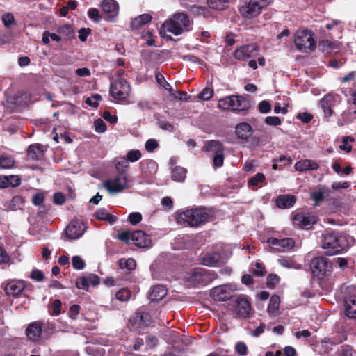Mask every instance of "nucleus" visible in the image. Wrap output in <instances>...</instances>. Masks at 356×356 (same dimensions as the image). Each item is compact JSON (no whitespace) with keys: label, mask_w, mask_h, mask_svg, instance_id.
<instances>
[{"label":"nucleus","mask_w":356,"mask_h":356,"mask_svg":"<svg viewBox=\"0 0 356 356\" xmlns=\"http://www.w3.org/2000/svg\"><path fill=\"white\" fill-rule=\"evenodd\" d=\"M131 88L123 78L112 81L110 85V94L117 101H124L129 95Z\"/></svg>","instance_id":"ddd939ff"},{"label":"nucleus","mask_w":356,"mask_h":356,"mask_svg":"<svg viewBox=\"0 0 356 356\" xmlns=\"http://www.w3.org/2000/svg\"><path fill=\"white\" fill-rule=\"evenodd\" d=\"M328 191L325 187L321 186L317 191L311 193V198L316 202V204H318L323 200L325 193Z\"/></svg>","instance_id":"ea45409f"},{"label":"nucleus","mask_w":356,"mask_h":356,"mask_svg":"<svg viewBox=\"0 0 356 356\" xmlns=\"http://www.w3.org/2000/svg\"><path fill=\"white\" fill-rule=\"evenodd\" d=\"M278 264L282 267H296L293 261L288 258L282 257L277 260Z\"/></svg>","instance_id":"e2e57ef3"},{"label":"nucleus","mask_w":356,"mask_h":356,"mask_svg":"<svg viewBox=\"0 0 356 356\" xmlns=\"http://www.w3.org/2000/svg\"><path fill=\"white\" fill-rule=\"evenodd\" d=\"M21 179L17 175H0V188L9 186L15 187L19 186Z\"/></svg>","instance_id":"c85d7f7f"},{"label":"nucleus","mask_w":356,"mask_h":356,"mask_svg":"<svg viewBox=\"0 0 356 356\" xmlns=\"http://www.w3.org/2000/svg\"><path fill=\"white\" fill-rule=\"evenodd\" d=\"M202 264L209 267H215L220 265V255L216 252L207 254L202 257Z\"/></svg>","instance_id":"c756f323"},{"label":"nucleus","mask_w":356,"mask_h":356,"mask_svg":"<svg viewBox=\"0 0 356 356\" xmlns=\"http://www.w3.org/2000/svg\"><path fill=\"white\" fill-rule=\"evenodd\" d=\"M252 133L251 125L247 122H240L235 127V134L240 139L248 140Z\"/></svg>","instance_id":"a878e982"},{"label":"nucleus","mask_w":356,"mask_h":356,"mask_svg":"<svg viewBox=\"0 0 356 356\" xmlns=\"http://www.w3.org/2000/svg\"><path fill=\"white\" fill-rule=\"evenodd\" d=\"M152 17L151 15L145 13L136 17L131 23L132 29H137L140 26L151 22Z\"/></svg>","instance_id":"473e14b6"},{"label":"nucleus","mask_w":356,"mask_h":356,"mask_svg":"<svg viewBox=\"0 0 356 356\" xmlns=\"http://www.w3.org/2000/svg\"><path fill=\"white\" fill-rule=\"evenodd\" d=\"M271 0H250L239 8V13L246 19L257 17L262 9L268 6Z\"/></svg>","instance_id":"9d476101"},{"label":"nucleus","mask_w":356,"mask_h":356,"mask_svg":"<svg viewBox=\"0 0 356 356\" xmlns=\"http://www.w3.org/2000/svg\"><path fill=\"white\" fill-rule=\"evenodd\" d=\"M118 267H136V262L133 258H122L118 261Z\"/></svg>","instance_id":"a18cd8bd"},{"label":"nucleus","mask_w":356,"mask_h":356,"mask_svg":"<svg viewBox=\"0 0 356 356\" xmlns=\"http://www.w3.org/2000/svg\"><path fill=\"white\" fill-rule=\"evenodd\" d=\"M280 277L276 274H270L267 277V286L270 289H275L276 284L280 282Z\"/></svg>","instance_id":"de8ad7c7"},{"label":"nucleus","mask_w":356,"mask_h":356,"mask_svg":"<svg viewBox=\"0 0 356 356\" xmlns=\"http://www.w3.org/2000/svg\"><path fill=\"white\" fill-rule=\"evenodd\" d=\"M234 289L229 284H223L216 286L211 291V297L217 301H225L230 299L234 295Z\"/></svg>","instance_id":"dca6fc26"},{"label":"nucleus","mask_w":356,"mask_h":356,"mask_svg":"<svg viewBox=\"0 0 356 356\" xmlns=\"http://www.w3.org/2000/svg\"><path fill=\"white\" fill-rule=\"evenodd\" d=\"M80 306L79 305L74 304L72 305L70 308L69 311V315L70 317L72 319H76L77 317V315L79 314L80 312Z\"/></svg>","instance_id":"69168bd1"},{"label":"nucleus","mask_w":356,"mask_h":356,"mask_svg":"<svg viewBox=\"0 0 356 356\" xmlns=\"http://www.w3.org/2000/svg\"><path fill=\"white\" fill-rule=\"evenodd\" d=\"M142 155L139 150H131L127 154V158L124 159L130 162H135L141 158Z\"/></svg>","instance_id":"49530a36"},{"label":"nucleus","mask_w":356,"mask_h":356,"mask_svg":"<svg viewBox=\"0 0 356 356\" xmlns=\"http://www.w3.org/2000/svg\"><path fill=\"white\" fill-rule=\"evenodd\" d=\"M218 106L223 110L242 112L250 108V103L249 100L242 96L231 95L220 99Z\"/></svg>","instance_id":"39448f33"},{"label":"nucleus","mask_w":356,"mask_h":356,"mask_svg":"<svg viewBox=\"0 0 356 356\" xmlns=\"http://www.w3.org/2000/svg\"><path fill=\"white\" fill-rule=\"evenodd\" d=\"M339 95L327 94L321 100V108L326 117L331 116L333 113L332 108L339 104Z\"/></svg>","instance_id":"412c9836"},{"label":"nucleus","mask_w":356,"mask_h":356,"mask_svg":"<svg viewBox=\"0 0 356 356\" xmlns=\"http://www.w3.org/2000/svg\"><path fill=\"white\" fill-rule=\"evenodd\" d=\"M62 302L60 300L56 299L49 306V313L51 315L57 316L61 312Z\"/></svg>","instance_id":"a19ab883"},{"label":"nucleus","mask_w":356,"mask_h":356,"mask_svg":"<svg viewBox=\"0 0 356 356\" xmlns=\"http://www.w3.org/2000/svg\"><path fill=\"white\" fill-rule=\"evenodd\" d=\"M2 21L4 26L8 28L14 23V16L11 13H6L2 16Z\"/></svg>","instance_id":"13d9d810"},{"label":"nucleus","mask_w":356,"mask_h":356,"mask_svg":"<svg viewBox=\"0 0 356 356\" xmlns=\"http://www.w3.org/2000/svg\"><path fill=\"white\" fill-rule=\"evenodd\" d=\"M321 245L326 250L327 254L332 255L346 249L348 243L345 235L336 232L326 231L322 234Z\"/></svg>","instance_id":"f257e3e1"},{"label":"nucleus","mask_w":356,"mask_h":356,"mask_svg":"<svg viewBox=\"0 0 356 356\" xmlns=\"http://www.w3.org/2000/svg\"><path fill=\"white\" fill-rule=\"evenodd\" d=\"M129 221L131 225H137L142 220V215L139 212H133L129 215Z\"/></svg>","instance_id":"8fccbe9b"},{"label":"nucleus","mask_w":356,"mask_h":356,"mask_svg":"<svg viewBox=\"0 0 356 356\" xmlns=\"http://www.w3.org/2000/svg\"><path fill=\"white\" fill-rule=\"evenodd\" d=\"M26 285L22 280H11L7 283L5 287L6 293L14 297L18 296L25 289Z\"/></svg>","instance_id":"b1692460"},{"label":"nucleus","mask_w":356,"mask_h":356,"mask_svg":"<svg viewBox=\"0 0 356 356\" xmlns=\"http://www.w3.org/2000/svg\"><path fill=\"white\" fill-rule=\"evenodd\" d=\"M131 296V292L127 288H122L115 293V298L122 302L128 301Z\"/></svg>","instance_id":"58836bf2"},{"label":"nucleus","mask_w":356,"mask_h":356,"mask_svg":"<svg viewBox=\"0 0 356 356\" xmlns=\"http://www.w3.org/2000/svg\"><path fill=\"white\" fill-rule=\"evenodd\" d=\"M15 160L10 156L2 154L0 156V169H9L14 166Z\"/></svg>","instance_id":"4c0bfd02"},{"label":"nucleus","mask_w":356,"mask_h":356,"mask_svg":"<svg viewBox=\"0 0 356 356\" xmlns=\"http://www.w3.org/2000/svg\"><path fill=\"white\" fill-rule=\"evenodd\" d=\"M193 270H199L188 273L184 277L186 282L193 286L207 285L218 277V275L213 271L209 272L204 268H193Z\"/></svg>","instance_id":"9b49d317"},{"label":"nucleus","mask_w":356,"mask_h":356,"mask_svg":"<svg viewBox=\"0 0 356 356\" xmlns=\"http://www.w3.org/2000/svg\"><path fill=\"white\" fill-rule=\"evenodd\" d=\"M259 51L256 45L251 44L242 46L235 50L234 56L236 60H245L248 58L255 57L258 55Z\"/></svg>","instance_id":"a211bd4d"},{"label":"nucleus","mask_w":356,"mask_h":356,"mask_svg":"<svg viewBox=\"0 0 356 356\" xmlns=\"http://www.w3.org/2000/svg\"><path fill=\"white\" fill-rule=\"evenodd\" d=\"M213 95V91L212 89L209 88H205L199 95L198 97L202 100H209L210 99Z\"/></svg>","instance_id":"603ef678"},{"label":"nucleus","mask_w":356,"mask_h":356,"mask_svg":"<svg viewBox=\"0 0 356 356\" xmlns=\"http://www.w3.org/2000/svg\"><path fill=\"white\" fill-rule=\"evenodd\" d=\"M296 202V198L292 195H280L276 200V205L280 209H286L292 207Z\"/></svg>","instance_id":"7c9ffc66"},{"label":"nucleus","mask_w":356,"mask_h":356,"mask_svg":"<svg viewBox=\"0 0 356 356\" xmlns=\"http://www.w3.org/2000/svg\"><path fill=\"white\" fill-rule=\"evenodd\" d=\"M332 268H309L314 281L318 282L319 284L325 282L331 275Z\"/></svg>","instance_id":"393cba45"},{"label":"nucleus","mask_w":356,"mask_h":356,"mask_svg":"<svg viewBox=\"0 0 356 356\" xmlns=\"http://www.w3.org/2000/svg\"><path fill=\"white\" fill-rule=\"evenodd\" d=\"M270 110L271 105L268 101L263 100L259 104V111H260V113H267L270 112Z\"/></svg>","instance_id":"bf43d9fd"},{"label":"nucleus","mask_w":356,"mask_h":356,"mask_svg":"<svg viewBox=\"0 0 356 356\" xmlns=\"http://www.w3.org/2000/svg\"><path fill=\"white\" fill-rule=\"evenodd\" d=\"M158 343L159 340L155 336H147L146 337V344L149 348H155Z\"/></svg>","instance_id":"338daca9"},{"label":"nucleus","mask_w":356,"mask_h":356,"mask_svg":"<svg viewBox=\"0 0 356 356\" xmlns=\"http://www.w3.org/2000/svg\"><path fill=\"white\" fill-rule=\"evenodd\" d=\"M186 177V170L180 166L175 167L171 171V179L177 182H183Z\"/></svg>","instance_id":"72a5a7b5"},{"label":"nucleus","mask_w":356,"mask_h":356,"mask_svg":"<svg viewBox=\"0 0 356 356\" xmlns=\"http://www.w3.org/2000/svg\"><path fill=\"white\" fill-rule=\"evenodd\" d=\"M285 161H286L288 163H291L292 159L290 157L280 156V158L279 159V162L284 163L283 164L274 163L273 165V168L275 170H282L284 166L286 165Z\"/></svg>","instance_id":"4d7b16f0"},{"label":"nucleus","mask_w":356,"mask_h":356,"mask_svg":"<svg viewBox=\"0 0 356 356\" xmlns=\"http://www.w3.org/2000/svg\"><path fill=\"white\" fill-rule=\"evenodd\" d=\"M88 17L95 22H98L100 19V15L99 10L97 8H90L88 12Z\"/></svg>","instance_id":"774afa93"},{"label":"nucleus","mask_w":356,"mask_h":356,"mask_svg":"<svg viewBox=\"0 0 356 356\" xmlns=\"http://www.w3.org/2000/svg\"><path fill=\"white\" fill-rule=\"evenodd\" d=\"M191 23L188 17L184 13H175L170 19L162 26V32L171 33L175 35H179L184 32L190 31Z\"/></svg>","instance_id":"f03ea898"},{"label":"nucleus","mask_w":356,"mask_h":356,"mask_svg":"<svg viewBox=\"0 0 356 356\" xmlns=\"http://www.w3.org/2000/svg\"><path fill=\"white\" fill-rule=\"evenodd\" d=\"M280 304V298L278 295L274 294L270 298L269 303L268 305V312L270 314H274L279 309Z\"/></svg>","instance_id":"c9c22d12"},{"label":"nucleus","mask_w":356,"mask_h":356,"mask_svg":"<svg viewBox=\"0 0 356 356\" xmlns=\"http://www.w3.org/2000/svg\"><path fill=\"white\" fill-rule=\"evenodd\" d=\"M132 181L128 179L124 171L119 172L114 177H111L104 182V187L111 194H117L129 188Z\"/></svg>","instance_id":"6e6552de"},{"label":"nucleus","mask_w":356,"mask_h":356,"mask_svg":"<svg viewBox=\"0 0 356 356\" xmlns=\"http://www.w3.org/2000/svg\"><path fill=\"white\" fill-rule=\"evenodd\" d=\"M228 3V0H207V3L211 8L218 10L227 8Z\"/></svg>","instance_id":"e433bc0d"},{"label":"nucleus","mask_w":356,"mask_h":356,"mask_svg":"<svg viewBox=\"0 0 356 356\" xmlns=\"http://www.w3.org/2000/svg\"><path fill=\"white\" fill-rule=\"evenodd\" d=\"M316 222V217L311 213H297L293 217V224L301 228L308 229Z\"/></svg>","instance_id":"4be33fe9"},{"label":"nucleus","mask_w":356,"mask_h":356,"mask_svg":"<svg viewBox=\"0 0 356 356\" xmlns=\"http://www.w3.org/2000/svg\"><path fill=\"white\" fill-rule=\"evenodd\" d=\"M159 147V143L155 139H149L146 141L145 147V149L149 152H152Z\"/></svg>","instance_id":"6e6d98bb"},{"label":"nucleus","mask_w":356,"mask_h":356,"mask_svg":"<svg viewBox=\"0 0 356 356\" xmlns=\"http://www.w3.org/2000/svg\"><path fill=\"white\" fill-rule=\"evenodd\" d=\"M204 149L213 154V163L214 168L222 166L224 163V147L218 140H210L206 143Z\"/></svg>","instance_id":"4468645a"},{"label":"nucleus","mask_w":356,"mask_h":356,"mask_svg":"<svg viewBox=\"0 0 356 356\" xmlns=\"http://www.w3.org/2000/svg\"><path fill=\"white\" fill-rule=\"evenodd\" d=\"M265 122L268 125L278 126L281 124V120L277 116H268L265 118Z\"/></svg>","instance_id":"052dcab7"},{"label":"nucleus","mask_w":356,"mask_h":356,"mask_svg":"<svg viewBox=\"0 0 356 356\" xmlns=\"http://www.w3.org/2000/svg\"><path fill=\"white\" fill-rule=\"evenodd\" d=\"M339 356H356V351L350 345H343L339 351Z\"/></svg>","instance_id":"37998d69"},{"label":"nucleus","mask_w":356,"mask_h":356,"mask_svg":"<svg viewBox=\"0 0 356 356\" xmlns=\"http://www.w3.org/2000/svg\"><path fill=\"white\" fill-rule=\"evenodd\" d=\"M102 117L105 120L110 122L111 124H115L118 120L116 115H112L109 111H105L103 113Z\"/></svg>","instance_id":"0e129e2a"},{"label":"nucleus","mask_w":356,"mask_h":356,"mask_svg":"<svg viewBox=\"0 0 356 356\" xmlns=\"http://www.w3.org/2000/svg\"><path fill=\"white\" fill-rule=\"evenodd\" d=\"M30 277L36 282H40L44 280V276L42 271L35 269L31 272Z\"/></svg>","instance_id":"680f3d73"},{"label":"nucleus","mask_w":356,"mask_h":356,"mask_svg":"<svg viewBox=\"0 0 356 356\" xmlns=\"http://www.w3.org/2000/svg\"><path fill=\"white\" fill-rule=\"evenodd\" d=\"M95 216L97 219L106 220L110 224H113L117 220V218L115 216L110 214L108 211L104 208L98 209Z\"/></svg>","instance_id":"f704fd0d"},{"label":"nucleus","mask_w":356,"mask_h":356,"mask_svg":"<svg viewBox=\"0 0 356 356\" xmlns=\"http://www.w3.org/2000/svg\"><path fill=\"white\" fill-rule=\"evenodd\" d=\"M152 323L150 314L142 308L138 309L129 320L130 330L139 334H143Z\"/></svg>","instance_id":"0eeeda50"},{"label":"nucleus","mask_w":356,"mask_h":356,"mask_svg":"<svg viewBox=\"0 0 356 356\" xmlns=\"http://www.w3.org/2000/svg\"><path fill=\"white\" fill-rule=\"evenodd\" d=\"M294 42L297 49L303 52L312 51L316 48L314 35L308 30L297 31Z\"/></svg>","instance_id":"f8f14e48"},{"label":"nucleus","mask_w":356,"mask_h":356,"mask_svg":"<svg viewBox=\"0 0 356 356\" xmlns=\"http://www.w3.org/2000/svg\"><path fill=\"white\" fill-rule=\"evenodd\" d=\"M100 283V277L93 273H86L78 277L75 280V286L77 289L89 291L90 285L96 286Z\"/></svg>","instance_id":"2eb2a0df"},{"label":"nucleus","mask_w":356,"mask_h":356,"mask_svg":"<svg viewBox=\"0 0 356 356\" xmlns=\"http://www.w3.org/2000/svg\"><path fill=\"white\" fill-rule=\"evenodd\" d=\"M236 352L241 356H245L248 354V347L244 342H238L235 346Z\"/></svg>","instance_id":"864d4df0"},{"label":"nucleus","mask_w":356,"mask_h":356,"mask_svg":"<svg viewBox=\"0 0 356 356\" xmlns=\"http://www.w3.org/2000/svg\"><path fill=\"white\" fill-rule=\"evenodd\" d=\"M306 260L310 261L309 267H328L338 265L339 267H344L345 266H353L354 261L350 259H346L344 258L334 259L333 261H330L327 257L325 256L314 257V254L309 253L306 257Z\"/></svg>","instance_id":"1a4fd4ad"},{"label":"nucleus","mask_w":356,"mask_h":356,"mask_svg":"<svg viewBox=\"0 0 356 356\" xmlns=\"http://www.w3.org/2000/svg\"><path fill=\"white\" fill-rule=\"evenodd\" d=\"M231 306L233 315L237 319H248L254 314L250 300L245 295L237 296Z\"/></svg>","instance_id":"20e7f679"},{"label":"nucleus","mask_w":356,"mask_h":356,"mask_svg":"<svg viewBox=\"0 0 356 356\" xmlns=\"http://www.w3.org/2000/svg\"><path fill=\"white\" fill-rule=\"evenodd\" d=\"M209 218V213L204 208L191 209L177 213L176 220L178 224L188 226H198L205 222Z\"/></svg>","instance_id":"7ed1b4c3"},{"label":"nucleus","mask_w":356,"mask_h":356,"mask_svg":"<svg viewBox=\"0 0 356 356\" xmlns=\"http://www.w3.org/2000/svg\"><path fill=\"white\" fill-rule=\"evenodd\" d=\"M43 156V151L41 146L38 144L31 145L27 150V156L29 159L39 160Z\"/></svg>","instance_id":"2f4dec72"},{"label":"nucleus","mask_w":356,"mask_h":356,"mask_svg":"<svg viewBox=\"0 0 356 356\" xmlns=\"http://www.w3.org/2000/svg\"><path fill=\"white\" fill-rule=\"evenodd\" d=\"M102 99L101 96L98 94L92 95L89 97H87L85 102L88 105L97 107L98 106V102Z\"/></svg>","instance_id":"09e8293b"},{"label":"nucleus","mask_w":356,"mask_h":356,"mask_svg":"<svg viewBox=\"0 0 356 356\" xmlns=\"http://www.w3.org/2000/svg\"><path fill=\"white\" fill-rule=\"evenodd\" d=\"M167 294V290L163 285H154L151 288L149 298L152 302H156L163 299Z\"/></svg>","instance_id":"cd10ccee"},{"label":"nucleus","mask_w":356,"mask_h":356,"mask_svg":"<svg viewBox=\"0 0 356 356\" xmlns=\"http://www.w3.org/2000/svg\"><path fill=\"white\" fill-rule=\"evenodd\" d=\"M188 10L194 15L200 16L202 13H204L205 7L197 5H191L188 8Z\"/></svg>","instance_id":"3c124183"},{"label":"nucleus","mask_w":356,"mask_h":356,"mask_svg":"<svg viewBox=\"0 0 356 356\" xmlns=\"http://www.w3.org/2000/svg\"><path fill=\"white\" fill-rule=\"evenodd\" d=\"M264 180V175L263 173H257L249 180L248 184L251 186H257L259 184L263 182Z\"/></svg>","instance_id":"c03bdc74"},{"label":"nucleus","mask_w":356,"mask_h":356,"mask_svg":"<svg viewBox=\"0 0 356 356\" xmlns=\"http://www.w3.org/2000/svg\"><path fill=\"white\" fill-rule=\"evenodd\" d=\"M43 322L38 321L30 323L26 329L27 337L33 341H39L42 334Z\"/></svg>","instance_id":"5701e85b"},{"label":"nucleus","mask_w":356,"mask_h":356,"mask_svg":"<svg viewBox=\"0 0 356 356\" xmlns=\"http://www.w3.org/2000/svg\"><path fill=\"white\" fill-rule=\"evenodd\" d=\"M86 229V225L78 220H72L65 229V234L70 239H76L81 237Z\"/></svg>","instance_id":"6ab92c4d"},{"label":"nucleus","mask_w":356,"mask_h":356,"mask_svg":"<svg viewBox=\"0 0 356 356\" xmlns=\"http://www.w3.org/2000/svg\"><path fill=\"white\" fill-rule=\"evenodd\" d=\"M118 238L130 245H134L141 248L151 246V239L149 235L145 232L137 230L135 232L124 231L119 234Z\"/></svg>","instance_id":"423d86ee"},{"label":"nucleus","mask_w":356,"mask_h":356,"mask_svg":"<svg viewBox=\"0 0 356 356\" xmlns=\"http://www.w3.org/2000/svg\"><path fill=\"white\" fill-rule=\"evenodd\" d=\"M267 243L273 250L279 252H285L292 249L294 247L295 243L292 238H276L270 237L267 240Z\"/></svg>","instance_id":"f3484780"},{"label":"nucleus","mask_w":356,"mask_h":356,"mask_svg":"<svg viewBox=\"0 0 356 356\" xmlns=\"http://www.w3.org/2000/svg\"><path fill=\"white\" fill-rule=\"evenodd\" d=\"M94 128L96 132L104 133L106 130V124L102 120L98 119L94 122Z\"/></svg>","instance_id":"5fc2aeb1"},{"label":"nucleus","mask_w":356,"mask_h":356,"mask_svg":"<svg viewBox=\"0 0 356 356\" xmlns=\"http://www.w3.org/2000/svg\"><path fill=\"white\" fill-rule=\"evenodd\" d=\"M101 8L106 20H112L119 13V5L115 0H103Z\"/></svg>","instance_id":"aec40b11"},{"label":"nucleus","mask_w":356,"mask_h":356,"mask_svg":"<svg viewBox=\"0 0 356 356\" xmlns=\"http://www.w3.org/2000/svg\"><path fill=\"white\" fill-rule=\"evenodd\" d=\"M294 168L296 171L304 172L310 170H318L319 168V165L315 161L311 159H302L295 163Z\"/></svg>","instance_id":"bb28decb"},{"label":"nucleus","mask_w":356,"mask_h":356,"mask_svg":"<svg viewBox=\"0 0 356 356\" xmlns=\"http://www.w3.org/2000/svg\"><path fill=\"white\" fill-rule=\"evenodd\" d=\"M354 141V139L350 136H346L343 138L341 144L339 145L341 150L349 153L352 150L351 143Z\"/></svg>","instance_id":"79ce46f5"}]
</instances>
